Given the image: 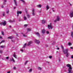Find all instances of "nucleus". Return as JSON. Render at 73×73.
Here are the masks:
<instances>
[{
  "label": "nucleus",
  "mask_w": 73,
  "mask_h": 73,
  "mask_svg": "<svg viewBox=\"0 0 73 73\" xmlns=\"http://www.w3.org/2000/svg\"><path fill=\"white\" fill-rule=\"evenodd\" d=\"M53 12H54V10H53Z\"/></svg>",
  "instance_id": "obj_57"
},
{
  "label": "nucleus",
  "mask_w": 73,
  "mask_h": 73,
  "mask_svg": "<svg viewBox=\"0 0 73 73\" xmlns=\"http://www.w3.org/2000/svg\"><path fill=\"white\" fill-rule=\"evenodd\" d=\"M27 31H31V29L29 28H28V29H27Z\"/></svg>",
  "instance_id": "obj_19"
},
{
  "label": "nucleus",
  "mask_w": 73,
  "mask_h": 73,
  "mask_svg": "<svg viewBox=\"0 0 73 73\" xmlns=\"http://www.w3.org/2000/svg\"><path fill=\"white\" fill-rule=\"evenodd\" d=\"M39 12H40H40H41V11H40Z\"/></svg>",
  "instance_id": "obj_58"
},
{
  "label": "nucleus",
  "mask_w": 73,
  "mask_h": 73,
  "mask_svg": "<svg viewBox=\"0 0 73 73\" xmlns=\"http://www.w3.org/2000/svg\"><path fill=\"white\" fill-rule=\"evenodd\" d=\"M17 16H19V14H21V13H22V11H17Z\"/></svg>",
  "instance_id": "obj_5"
},
{
  "label": "nucleus",
  "mask_w": 73,
  "mask_h": 73,
  "mask_svg": "<svg viewBox=\"0 0 73 73\" xmlns=\"http://www.w3.org/2000/svg\"><path fill=\"white\" fill-rule=\"evenodd\" d=\"M68 49H66L65 50H63V52L64 53V54H66V56L68 57L69 56V53L68 52Z\"/></svg>",
  "instance_id": "obj_1"
},
{
  "label": "nucleus",
  "mask_w": 73,
  "mask_h": 73,
  "mask_svg": "<svg viewBox=\"0 0 73 73\" xmlns=\"http://www.w3.org/2000/svg\"><path fill=\"white\" fill-rule=\"evenodd\" d=\"M46 46L47 47H48V45H46Z\"/></svg>",
  "instance_id": "obj_54"
},
{
  "label": "nucleus",
  "mask_w": 73,
  "mask_h": 73,
  "mask_svg": "<svg viewBox=\"0 0 73 73\" xmlns=\"http://www.w3.org/2000/svg\"><path fill=\"white\" fill-rule=\"evenodd\" d=\"M3 16H5V12H3Z\"/></svg>",
  "instance_id": "obj_30"
},
{
  "label": "nucleus",
  "mask_w": 73,
  "mask_h": 73,
  "mask_svg": "<svg viewBox=\"0 0 73 73\" xmlns=\"http://www.w3.org/2000/svg\"><path fill=\"white\" fill-rule=\"evenodd\" d=\"M9 9H8L7 11H6V13H9Z\"/></svg>",
  "instance_id": "obj_28"
},
{
  "label": "nucleus",
  "mask_w": 73,
  "mask_h": 73,
  "mask_svg": "<svg viewBox=\"0 0 73 73\" xmlns=\"http://www.w3.org/2000/svg\"><path fill=\"white\" fill-rule=\"evenodd\" d=\"M2 34L3 35H4V32H3V31H1Z\"/></svg>",
  "instance_id": "obj_37"
},
{
  "label": "nucleus",
  "mask_w": 73,
  "mask_h": 73,
  "mask_svg": "<svg viewBox=\"0 0 73 73\" xmlns=\"http://www.w3.org/2000/svg\"><path fill=\"white\" fill-rule=\"evenodd\" d=\"M15 22V21H12L11 20H10L9 21V23H12V22Z\"/></svg>",
  "instance_id": "obj_16"
},
{
  "label": "nucleus",
  "mask_w": 73,
  "mask_h": 73,
  "mask_svg": "<svg viewBox=\"0 0 73 73\" xmlns=\"http://www.w3.org/2000/svg\"><path fill=\"white\" fill-rule=\"evenodd\" d=\"M8 38H9L10 39H12V38H13V36H9Z\"/></svg>",
  "instance_id": "obj_20"
},
{
  "label": "nucleus",
  "mask_w": 73,
  "mask_h": 73,
  "mask_svg": "<svg viewBox=\"0 0 73 73\" xmlns=\"http://www.w3.org/2000/svg\"><path fill=\"white\" fill-rule=\"evenodd\" d=\"M71 58H73V55H72L71 56Z\"/></svg>",
  "instance_id": "obj_42"
},
{
  "label": "nucleus",
  "mask_w": 73,
  "mask_h": 73,
  "mask_svg": "<svg viewBox=\"0 0 73 73\" xmlns=\"http://www.w3.org/2000/svg\"><path fill=\"white\" fill-rule=\"evenodd\" d=\"M4 4H5V3H3V5H4Z\"/></svg>",
  "instance_id": "obj_55"
},
{
  "label": "nucleus",
  "mask_w": 73,
  "mask_h": 73,
  "mask_svg": "<svg viewBox=\"0 0 73 73\" xmlns=\"http://www.w3.org/2000/svg\"><path fill=\"white\" fill-rule=\"evenodd\" d=\"M1 44V42L0 43V44Z\"/></svg>",
  "instance_id": "obj_56"
},
{
  "label": "nucleus",
  "mask_w": 73,
  "mask_h": 73,
  "mask_svg": "<svg viewBox=\"0 0 73 73\" xmlns=\"http://www.w3.org/2000/svg\"><path fill=\"white\" fill-rule=\"evenodd\" d=\"M70 17H73V13H70Z\"/></svg>",
  "instance_id": "obj_14"
},
{
  "label": "nucleus",
  "mask_w": 73,
  "mask_h": 73,
  "mask_svg": "<svg viewBox=\"0 0 73 73\" xmlns=\"http://www.w3.org/2000/svg\"><path fill=\"white\" fill-rule=\"evenodd\" d=\"M70 48H71V49H72L73 48L72 47H70Z\"/></svg>",
  "instance_id": "obj_49"
},
{
  "label": "nucleus",
  "mask_w": 73,
  "mask_h": 73,
  "mask_svg": "<svg viewBox=\"0 0 73 73\" xmlns=\"http://www.w3.org/2000/svg\"><path fill=\"white\" fill-rule=\"evenodd\" d=\"M38 70H41L42 69V68H41L40 67H38Z\"/></svg>",
  "instance_id": "obj_24"
},
{
  "label": "nucleus",
  "mask_w": 73,
  "mask_h": 73,
  "mask_svg": "<svg viewBox=\"0 0 73 73\" xmlns=\"http://www.w3.org/2000/svg\"><path fill=\"white\" fill-rule=\"evenodd\" d=\"M45 23V21L44 20H42V24H44Z\"/></svg>",
  "instance_id": "obj_17"
},
{
  "label": "nucleus",
  "mask_w": 73,
  "mask_h": 73,
  "mask_svg": "<svg viewBox=\"0 0 73 73\" xmlns=\"http://www.w3.org/2000/svg\"><path fill=\"white\" fill-rule=\"evenodd\" d=\"M28 26V25L26 24L24 25V27H27Z\"/></svg>",
  "instance_id": "obj_26"
},
{
  "label": "nucleus",
  "mask_w": 73,
  "mask_h": 73,
  "mask_svg": "<svg viewBox=\"0 0 73 73\" xmlns=\"http://www.w3.org/2000/svg\"><path fill=\"white\" fill-rule=\"evenodd\" d=\"M21 51L22 52H23V50H21Z\"/></svg>",
  "instance_id": "obj_46"
},
{
  "label": "nucleus",
  "mask_w": 73,
  "mask_h": 73,
  "mask_svg": "<svg viewBox=\"0 0 73 73\" xmlns=\"http://www.w3.org/2000/svg\"><path fill=\"white\" fill-rule=\"evenodd\" d=\"M24 19L25 20H27V17L25 16H24Z\"/></svg>",
  "instance_id": "obj_18"
},
{
  "label": "nucleus",
  "mask_w": 73,
  "mask_h": 73,
  "mask_svg": "<svg viewBox=\"0 0 73 73\" xmlns=\"http://www.w3.org/2000/svg\"><path fill=\"white\" fill-rule=\"evenodd\" d=\"M0 53H3V51H2V50L0 51Z\"/></svg>",
  "instance_id": "obj_39"
},
{
  "label": "nucleus",
  "mask_w": 73,
  "mask_h": 73,
  "mask_svg": "<svg viewBox=\"0 0 73 73\" xmlns=\"http://www.w3.org/2000/svg\"><path fill=\"white\" fill-rule=\"evenodd\" d=\"M28 62V61H27L25 62V65H26V64H27V62Z\"/></svg>",
  "instance_id": "obj_33"
},
{
  "label": "nucleus",
  "mask_w": 73,
  "mask_h": 73,
  "mask_svg": "<svg viewBox=\"0 0 73 73\" xmlns=\"http://www.w3.org/2000/svg\"><path fill=\"white\" fill-rule=\"evenodd\" d=\"M16 6H17V1L16 0H13Z\"/></svg>",
  "instance_id": "obj_9"
},
{
  "label": "nucleus",
  "mask_w": 73,
  "mask_h": 73,
  "mask_svg": "<svg viewBox=\"0 0 73 73\" xmlns=\"http://www.w3.org/2000/svg\"><path fill=\"white\" fill-rule=\"evenodd\" d=\"M57 49L58 50H59V48H57Z\"/></svg>",
  "instance_id": "obj_53"
},
{
  "label": "nucleus",
  "mask_w": 73,
  "mask_h": 73,
  "mask_svg": "<svg viewBox=\"0 0 73 73\" xmlns=\"http://www.w3.org/2000/svg\"><path fill=\"white\" fill-rule=\"evenodd\" d=\"M1 7H2V8H4V6H3V5H2L1 6Z\"/></svg>",
  "instance_id": "obj_47"
},
{
  "label": "nucleus",
  "mask_w": 73,
  "mask_h": 73,
  "mask_svg": "<svg viewBox=\"0 0 73 73\" xmlns=\"http://www.w3.org/2000/svg\"><path fill=\"white\" fill-rule=\"evenodd\" d=\"M35 33L36 35H37V36H38V37H40V34H39V33H38L37 32H35Z\"/></svg>",
  "instance_id": "obj_10"
},
{
  "label": "nucleus",
  "mask_w": 73,
  "mask_h": 73,
  "mask_svg": "<svg viewBox=\"0 0 73 73\" xmlns=\"http://www.w3.org/2000/svg\"><path fill=\"white\" fill-rule=\"evenodd\" d=\"M20 1L23 2L24 3H25V1L24 0H20Z\"/></svg>",
  "instance_id": "obj_29"
},
{
  "label": "nucleus",
  "mask_w": 73,
  "mask_h": 73,
  "mask_svg": "<svg viewBox=\"0 0 73 73\" xmlns=\"http://www.w3.org/2000/svg\"><path fill=\"white\" fill-rule=\"evenodd\" d=\"M37 7H38L39 8H41V5H37Z\"/></svg>",
  "instance_id": "obj_22"
},
{
  "label": "nucleus",
  "mask_w": 73,
  "mask_h": 73,
  "mask_svg": "<svg viewBox=\"0 0 73 73\" xmlns=\"http://www.w3.org/2000/svg\"><path fill=\"white\" fill-rule=\"evenodd\" d=\"M11 27H12V26H9V28H11Z\"/></svg>",
  "instance_id": "obj_51"
},
{
  "label": "nucleus",
  "mask_w": 73,
  "mask_h": 73,
  "mask_svg": "<svg viewBox=\"0 0 73 73\" xmlns=\"http://www.w3.org/2000/svg\"><path fill=\"white\" fill-rule=\"evenodd\" d=\"M5 42V41L4 40H3L1 42V43H2V42Z\"/></svg>",
  "instance_id": "obj_32"
},
{
  "label": "nucleus",
  "mask_w": 73,
  "mask_h": 73,
  "mask_svg": "<svg viewBox=\"0 0 73 73\" xmlns=\"http://www.w3.org/2000/svg\"><path fill=\"white\" fill-rule=\"evenodd\" d=\"M26 45H27V44H25V45H24L23 47V48H25V46H26Z\"/></svg>",
  "instance_id": "obj_27"
},
{
  "label": "nucleus",
  "mask_w": 73,
  "mask_h": 73,
  "mask_svg": "<svg viewBox=\"0 0 73 73\" xmlns=\"http://www.w3.org/2000/svg\"><path fill=\"white\" fill-rule=\"evenodd\" d=\"M2 38V37H1V36H0V38Z\"/></svg>",
  "instance_id": "obj_52"
},
{
  "label": "nucleus",
  "mask_w": 73,
  "mask_h": 73,
  "mask_svg": "<svg viewBox=\"0 0 73 73\" xmlns=\"http://www.w3.org/2000/svg\"><path fill=\"white\" fill-rule=\"evenodd\" d=\"M6 59L7 60H9V57H6Z\"/></svg>",
  "instance_id": "obj_31"
},
{
  "label": "nucleus",
  "mask_w": 73,
  "mask_h": 73,
  "mask_svg": "<svg viewBox=\"0 0 73 73\" xmlns=\"http://www.w3.org/2000/svg\"><path fill=\"white\" fill-rule=\"evenodd\" d=\"M23 36L24 37H27V34H23Z\"/></svg>",
  "instance_id": "obj_21"
},
{
  "label": "nucleus",
  "mask_w": 73,
  "mask_h": 73,
  "mask_svg": "<svg viewBox=\"0 0 73 73\" xmlns=\"http://www.w3.org/2000/svg\"><path fill=\"white\" fill-rule=\"evenodd\" d=\"M46 10H48V9H49V6H48V5H47L46 6Z\"/></svg>",
  "instance_id": "obj_15"
},
{
  "label": "nucleus",
  "mask_w": 73,
  "mask_h": 73,
  "mask_svg": "<svg viewBox=\"0 0 73 73\" xmlns=\"http://www.w3.org/2000/svg\"><path fill=\"white\" fill-rule=\"evenodd\" d=\"M13 56L15 58H17V55H16V53L14 52V54L13 55Z\"/></svg>",
  "instance_id": "obj_6"
},
{
  "label": "nucleus",
  "mask_w": 73,
  "mask_h": 73,
  "mask_svg": "<svg viewBox=\"0 0 73 73\" xmlns=\"http://www.w3.org/2000/svg\"><path fill=\"white\" fill-rule=\"evenodd\" d=\"M49 58H52V56H49Z\"/></svg>",
  "instance_id": "obj_36"
},
{
  "label": "nucleus",
  "mask_w": 73,
  "mask_h": 73,
  "mask_svg": "<svg viewBox=\"0 0 73 73\" xmlns=\"http://www.w3.org/2000/svg\"><path fill=\"white\" fill-rule=\"evenodd\" d=\"M32 43V41L29 42H28V44H27L28 46H29V45H31V44Z\"/></svg>",
  "instance_id": "obj_13"
},
{
  "label": "nucleus",
  "mask_w": 73,
  "mask_h": 73,
  "mask_svg": "<svg viewBox=\"0 0 73 73\" xmlns=\"http://www.w3.org/2000/svg\"><path fill=\"white\" fill-rule=\"evenodd\" d=\"M27 16L28 18H30V15H29L27 14Z\"/></svg>",
  "instance_id": "obj_25"
},
{
  "label": "nucleus",
  "mask_w": 73,
  "mask_h": 73,
  "mask_svg": "<svg viewBox=\"0 0 73 73\" xmlns=\"http://www.w3.org/2000/svg\"><path fill=\"white\" fill-rule=\"evenodd\" d=\"M60 20V18L58 17V16H57V18H56V19L54 21V23H56L57 21H59Z\"/></svg>",
  "instance_id": "obj_3"
},
{
  "label": "nucleus",
  "mask_w": 73,
  "mask_h": 73,
  "mask_svg": "<svg viewBox=\"0 0 73 73\" xmlns=\"http://www.w3.org/2000/svg\"><path fill=\"white\" fill-rule=\"evenodd\" d=\"M10 61H13L14 62H15V60H14V59H13V58H12L10 59Z\"/></svg>",
  "instance_id": "obj_11"
},
{
  "label": "nucleus",
  "mask_w": 73,
  "mask_h": 73,
  "mask_svg": "<svg viewBox=\"0 0 73 73\" xmlns=\"http://www.w3.org/2000/svg\"><path fill=\"white\" fill-rule=\"evenodd\" d=\"M16 7H14V9H16Z\"/></svg>",
  "instance_id": "obj_48"
},
{
  "label": "nucleus",
  "mask_w": 73,
  "mask_h": 73,
  "mask_svg": "<svg viewBox=\"0 0 73 73\" xmlns=\"http://www.w3.org/2000/svg\"><path fill=\"white\" fill-rule=\"evenodd\" d=\"M32 14L33 16H35V9H33Z\"/></svg>",
  "instance_id": "obj_7"
},
{
  "label": "nucleus",
  "mask_w": 73,
  "mask_h": 73,
  "mask_svg": "<svg viewBox=\"0 0 73 73\" xmlns=\"http://www.w3.org/2000/svg\"><path fill=\"white\" fill-rule=\"evenodd\" d=\"M72 45V44L71 43H68V45Z\"/></svg>",
  "instance_id": "obj_34"
},
{
  "label": "nucleus",
  "mask_w": 73,
  "mask_h": 73,
  "mask_svg": "<svg viewBox=\"0 0 73 73\" xmlns=\"http://www.w3.org/2000/svg\"><path fill=\"white\" fill-rule=\"evenodd\" d=\"M42 33L44 34V33H45V30L44 29L42 30Z\"/></svg>",
  "instance_id": "obj_12"
},
{
  "label": "nucleus",
  "mask_w": 73,
  "mask_h": 73,
  "mask_svg": "<svg viewBox=\"0 0 73 73\" xmlns=\"http://www.w3.org/2000/svg\"><path fill=\"white\" fill-rule=\"evenodd\" d=\"M35 42L36 43V44H40V41L38 40L35 39Z\"/></svg>",
  "instance_id": "obj_4"
},
{
  "label": "nucleus",
  "mask_w": 73,
  "mask_h": 73,
  "mask_svg": "<svg viewBox=\"0 0 73 73\" xmlns=\"http://www.w3.org/2000/svg\"><path fill=\"white\" fill-rule=\"evenodd\" d=\"M13 69H16V67H14Z\"/></svg>",
  "instance_id": "obj_43"
},
{
  "label": "nucleus",
  "mask_w": 73,
  "mask_h": 73,
  "mask_svg": "<svg viewBox=\"0 0 73 73\" xmlns=\"http://www.w3.org/2000/svg\"><path fill=\"white\" fill-rule=\"evenodd\" d=\"M4 22H1L0 23V25H3L4 26H5V25H6V24L7 23V22H6V21H4Z\"/></svg>",
  "instance_id": "obj_2"
},
{
  "label": "nucleus",
  "mask_w": 73,
  "mask_h": 73,
  "mask_svg": "<svg viewBox=\"0 0 73 73\" xmlns=\"http://www.w3.org/2000/svg\"><path fill=\"white\" fill-rule=\"evenodd\" d=\"M10 72H11V71H9L7 72V73H10Z\"/></svg>",
  "instance_id": "obj_45"
},
{
  "label": "nucleus",
  "mask_w": 73,
  "mask_h": 73,
  "mask_svg": "<svg viewBox=\"0 0 73 73\" xmlns=\"http://www.w3.org/2000/svg\"><path fill=\"white\" fill-rule=\"evenodd\" d=\"M61 48L62 49H64V46H61Z\"/></svg>",
  "instance_id": "obj_41"
},
{
  "label": "nucleus",
  "mask_w": 73,
  "mask_h": 73,
  "mask_svg": "<svg viewBox=\"0 0 73 73\" xmlns=\"http://www.w3.org/2000/svg\"><path fill=\"white\" fill-rule=\"evenodd\" d=\"M46 33L47 34H49V31H46Z\"/></svg>",
  "instance_id": "obj_35"
},
{
  "label": "nucleus",
  "mask_w": 73,
  "mask_h": 73,
  "mask_svg": "<svg viewBox=\"0 0 73 73\" xmlns=\"http://www.w3.org/2000/svg\"><path fill=\"white\" fill-rule=\"evenodd\" d=\"M68 4H70V6H72V4H70V2H69L68 3Z\"/></svg>",
  "instance_id": "obj_40"
},
{
  "label": "nucleus",
  "mask_w": 73,
  "mask_h": 73,
  "mask_svg": "<svg viewBox=\"0 0 73 73\" xmlns=\"http://www.w3.org/2000/svg\"><path fill=\"white\" fill-rule=\"evenodd\" d=\"M4 1H5V2H7V1L5 0H4Z\"/></svg>",
  "instance_id": "obj_50"
},
{
  "label": "nucleus",
  "mask_w": 73,
  "mask_h": 73,
  "mask_svg": "<svg viewBox=\"0 0 73 73\" xmlns=\"http://www.w3.org/2000/svg\"><path fill=\"white\" fill-rule=\"evenodd\" d=\"M48 28H53V26H52V23H50V25H48Z\"/></svg>",
  "instance_id": "obj_8"
},
{
  "label": "nucleus",
  "mask_w": 73,
  "mask_h": 73,
  "mask_svg": "<svg viewBox=\"0 0 73 73\" xmlns=\"http://www.w3.org/2000/svg\"><path fill=\"white\" fill-rule=\"evenodd\" d=\"M5 46H1V47L2 48H5Z\"/></svg>",
  "instance_id": "obj_23"
},
{
  "label": "nucleus",
  "mask_w": 73,
  "mask_h": 73,
  "mask_svg": "<svg viewBox=\"0 0 73 73\" xmlns=\"http://www.w3.org/2000/svg\"><path fill=\"white\" fill-rule=\"evenodd\" d=\"M32 69H31L29 70V72H32Z\"/></svg>",
  "instance_id": "obj_38"
},
{
  "label": "nucleus",
  "mask_w": 73,
  "mask_h": 73,
  "mask_svg": "<svg viewBox=\"0 0 73 73\" xmlns=\"http://www.w3.org/2000/svg\"><path fill=\"white\" fill-rule=\"evenodd\" d=\"M49 29H52V28H48Z\"/></svg>",
  "instance_id": "obj_44"
}]
</instances>
